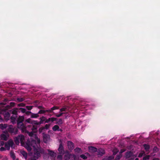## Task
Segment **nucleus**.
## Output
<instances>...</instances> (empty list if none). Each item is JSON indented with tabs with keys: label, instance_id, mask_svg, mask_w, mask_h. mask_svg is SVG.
Wrapping results in <instances>:
<instances>
[{
	"label": "nucleus",
	"instance_id": "obj_1",
	"mask_svg": "<svg viewBox=\"0 0 160 160\" xmlns=\"http://www.w3.org/2000/svg\"><path fill=\"white\" fill-rule=\"evenodd\" d=\"M30 137L31 141L28 139L25 143L24 136L20 135L14 138V142L16 144L18 145L20 141L22 145L24 146L29 152L31 151L32 148V147L34 152L33 157L36 159H38L40 156L41 154L44 153V151L40 147V140L37 137L36 134L33 132L32 136Z\"/></svg>",
	"mask_w": 160,
	"mask_h": 160
},
{
	"label": "nucleus",
	"instance_id": "obj_2",
	"mask_svg": "<svg viewBox=\"0 0 160 160\" xmlns=\"http://www.w3.org/2000/svg\"><path fill=\"white\" fill-rule=\"evenodd\" d=\"M24 119L23 116H19L17 120V126L18 128L20 129L22 132H27L28 134L30 136H32L33 132H29L26 130V127L23 124L22 122Z\"/></svg>",
	"mask_w": 160,
	"mask_h": 160
},
{
	"label": "nucleus",
	"instance_id": "obj_3",
	"mask_svg": "<svg viewBox=\"0 0 160 160\" xmlns=\"http://www.w3.org/2000/svg\"><path fill=\"white\" fill-rule=\"evenodd\" d=\"M4 147H1L0 148V151L2 152L6 150H9L10 149V147L12 148H14L15 144L12 140L10 139L7 142L4 143Z\"/></svg>",
	"mask_w": 160,
	"mask_h": 160
},
{
	"label": "nucleus",
	"instance_id": "obj_4",
	"mask_svg": "<svg viewBox=\"0 0 160 160\" xmlns=\"http://www.w3.org/2000/svg\"><path fill=\"white\" fill-rule=\"evenodd\" d=\"M12 113L13 114L11 117V121L13 123H16L17 114L18 112H19V108H15L11 110Z\"/></svg>",
	"mask_w": 160,
	"mask_h": 160
},
{
	"label": "nucleus",
	"instance_id": "obj_5",
	"mask_svg": "<svg viewBox=\"0 0 160 160\" xmlns=\"http://www.w3.org/2000/svg\"><path fill=\"white\" fill-rule=\"evenodd\" d=\"M7 130V132H8L11 133L16 134L17 132V129L13 128V126L12 125H8Z\"/></svg>",
	"mask_w": 160,
	"mask_h": 160
},
{
	"label": "nucleus",
	"instance_id": "obj_6",
	"mask_svg": "<svg viewBox=\"0 0 160 160\" xmlns=\"http://www.w3.org/2000/svg\"><path fill=\"white\" fill-rule=\"evenodd\" d=\"M64 158L66 160H68L70 158L74 159V160H76L77 159L75 155L69 154L68 152L65 154Z\"/></svg>",
	"mask_w": 160,
	"mask_h": 160
},
{
	"label": "nucleus",
	"instance_id": "obj_7",
	"mask_svg": "<svg viewBox=\"0 0 160 160\" xmlns=\"http://www.w3.org/2000/svg\"><path fill=\"white\" fill-rule=\"evenodd\" d=\"M3 110L0 112V114H3L4 117L5 119L6 120H8L9 119L10 114L9 112H7L4 108H2Z\"/></svg>",
	"mask_w": 160,
	"mask_h": 160
},
{
	"label": "nucleus",
	"instance_id": "obj_8",
	"mask_svg": "<svg viewBox=\"0 0 160 160\" xmlns=\"http://www.w3.org/2000/svg\"><path fill=\"white\" fill-rule=\"evenodd\" d=\"M25 122L28 123H31L32 125H39L40 123H39L37 121L32 120L31 119L28 118L26 119Z\"/></svg>",
	"mask_w": 160,
	"mask_h": 160
},
{
	"label": "nucleus",
	"instance_id": "obj_9",
	"mask_svg": "<svg viewBox=\"0 0 160 160\" xmlns=\"http://www.w3.org/2000/svg\"><path fill=\"white\" fill-rule=\"evenodd\" d=\"M8 137L9 135L7 133H3L1 135V139L5 141H7Z\"/></svg>",
	"mask_w": 160,
	"mask_h": 160
},
{
	"label": "nucleus",
	"instance_id": "obj_10",
	"mask_svg": "<svg viewBox=\"0 0 160 160\" xmlns=\"http://www.w3.org/2000/svg\"><path fill=\"white\" fill-rule=\"evenodd\" d=\"M98 157L102 156L105 153L104 151L102 149H99L98 151Z\"/></svg>",
	"mask_w": 160,
	"mask_h": 160
},
{
	"label": "nucleus",
	"instance_id": "obj_11",
	"mask_svg": "<svg viewBox=\"0 0 160 160\" xmlns=\"http://www.w3.org/2000/svg\"><path fill=\"white\" fill-rule=\"evenodd\" d=\"M43 140L44 142L46 143L49 140V137L47 135L43 133Z\"/></svg>",
	"mask_w": 160,
	"mask_h": 160
},
{
	"label": "nucleus",
	"instance_id": "obj_12",
	"mask_svg": "<svg viewBox=\"0 0 160 160\" xmlns=\"http://www.w3.org/2000/svg\"><path fill=\"white\" fill-rule=\"evenodd\" d=\"M67 144L68 147L69 149L72 150L74 148V145L73 143L70 141H68L67 142Z\"/></svg>",
	"mask_w": 160,
	"mask_h": 160
},
{
	"label": "nucleus",
	"instance_id": "obj_13",
	"mask_svg": "<svg viewBox=\"0 0 160 160\" xmlns=\"http://www.w3.org/2000/svg\"><path fill=\"white\" fill-rule=\"evenodd\" d=\"M58 150L60 154H63L64 152V150L61 144H60L59 145V147L58 149Z\"/></svg>",
	"mask_w": 160,
	"mask_h": 160
},
{
	"label": "nucleus",
	"instance_id": "obj_14",
	"mask_svg": "<svg viewBox=\"0 0 160 160\" xmlns=\"http://www.w3.org/2000/svg\"><path fill=\"white\" fill-rule=\"evenodd\" d=\"M49 154L52 158L56 156V154L53 151L49 150H48Z\"/></svg>",
	"mask_w": 160,
	"mask_h": 160
},
{
	"label": "nucleus",
	"instance_id": "obj_15",
	"mask_svg": "<svg viewBox=\"0 0 160 160\" xmlns=\"http://www.w3.org/2000/svg\"><path fill=\"white\" fill-rule=\"evenodd\" d=\"M52 130L53 131H62V130L61 129H60L59 126L58 125H55L52 128Z\"/></svg>",
	"mask_w": 160,
	"mask_h": 160
},
{
	"label": "nucleus",
	"instance_id": "obj_16",
	"mask_svg": "<svg viewBox=\"0 0 160 160\" xmlns=\"http://www.w3.org/2000/svg\"><path fill=\"white\" fill-rule=\"evenodd\" d=\"M8 126V125L7 124H0V128L2 130H4L7 129Z\"/></svg>",
	"mask_w": 160,
	"mask_h": 160
},
{
	"label": "nucleus",
	"instance_id": "obj_17",
	"mask_svg": "<svg viewBox=\"0 0 160 160\" xmlns=\"http://www.w3.org/2000/svg\"><path fill=\"white\" fill-rule=\"evenodd\" d=\"M20 152L22 155L23 156L24 158H25V159H27L28 156L27 153L25 151L23 150L21 151Z\"/></svg>",
	"mask_w": 160,
	"mask_h": 160
},
{
	"label": "nucleus",
	"instance_id": "obj_18",
	"mask_svg": "<svg viewBox=\"0 0 160 160\" xmlns=\"http://www.w3.org/2000/svg\"><path fill=\"white\" fill-rule=\"evenodd\" d=\"M88 148L89 152H95L97 151V148L93 147H89Z\"/></svg>",
	"mask_w": 160,
	"mask_h": 160
},
{
	"label": "nucleus",
	"instance_id": "obj_19",
	"mask_svg": "<svg viewBox=\"0 0 160 160\" xmlns=\"http://www.w3.org/2000/svg\"><path fill=\"white\" fill-rule=\"evenodd\" d=\"M46 118L44 116H42L40 118V122H38L39 123H40L39 125L42 123L44 121H45L46 120Z\"/></svg>",
	"mask_w": 160,
	"mask_h": 160
},
{
	"label": "nucleus",
	"instance_id": "obj_20",
	"mask_svg": "<svg viewBox=\"0 0 160 160\" xmlns=\"http://www.w3.org/2000/svg\"><path fill=\"white\" fill-rule=\"evenodd\" d=\"M132 155V153L131 152H128L126 153V156L127 158H129Z\"/></svg>",
	"mask_w": 160,
	"mask_h": 160
},
{
	"label": "nucleus",
	"instance_id": "obj_21",
	"mask_svg": "<svg viewBox=\"0 0 160 160\" xmlns=\"http://www.w3.org/2000/svg\"><path fill=\"white\" fill-rule=\"evenodd\" d=\"M143 147L146 151H148L149 149V146L148 145L146 144L143 145Z\"/></svg>",
	"mask_w": 160,
	"mask_h": 160
},
{
	"label": "nucleus",
	"instance_id": "obj_22",
	"mask_svg": "<svg viewBox=\"0 0 160 160\" xmlns=\"http://www.w3.org/2000/svg\"><path fill=\"white\" fill-rule=\"evenodd\" d=\"M38 114V113H32L31 115V118H36L38 117H39V115Z\"/></svg>",
	"mask_w": 160,
	"mask_h": 160
},
{
	"label": "nucleus",
	"instance_id": "obj_23",
	"mask_svg": "<svg viewBox=\"0 0 160 160\" xmlns=\"http://www.w3.org/2000/svg\"><path fill=\"white\" fill-rule=\"evenodd\" d=\"M19 111H20L22 113H24L26 112V109L24 108H19V112H20Z\"/></svg>",
	"mask_w": 160,
	"mask_h": 160
},
{
	"label": "nucleus",
	"instance_id": "obj_24",
	"mask_svg": "<svg viewBox=\"0 0 160 160\" xmlns=\"http://www.w3.org/2000/svg\"><path fill=\"white\" fill-rule=\"evenodd\" d=\"M10 155L11 157L13 159H14L15 158V155L13 152H11L10 153Z\"/></svg>",
	"mask_w": 160,
	"mask_h": 160
},
{
	"label": "nucleus",
	"instance_id": "obj_25",
	"mask_svg": "<svg viewBox=\"0 0 160 160\" xmlns=\"http://www.w3.org/2000/svg\"><path fill=\"white\" fill-rule=\"evenodd\" d=\"M63 123V121L61 119H59L56 122V123L60 125Z\"/></svg>",
	"mask_w": 160,
	"mask_h": 160
},
{
	"label": "nucleus",
	"instance_id": "obj_26",
	"mask_svg": "<svg viewBox=\"0 0 160 160\" xmlns=\"http://www.w3.org/2000/svg\"><path fill=\"white\" fill-rule=\"evenodd\" d=\"M145 152L143 151H142L138 154V157H142L144 154Z\"/></svg>",
	"mask_w": 160,
	"mask_h": 160
},
{
	"label": "nucleus",
	"instance_id": "obj_27",
	"mask_svg": "<svg viewBox=\"0 0 160 160\" xmlns=\"http://www.w3.org/2000/svg\"><path fill=\"white\" fill-rule=\"evenodd\" d=\"M114 158V157L113 156H110L108 158H106L104 159L103 160H112Z\"/></svg>",
	"mask_w": 160,
	"mask_h": 160
},
{
	"label": "nucleus",
	"instance_id": "obj_28",
	"mask_svg": "<svg viewBox=\"0 0 160 160\" xmlns=\"http://www.w3.org/2000/svg\"><path fill=\"white\" fill-rule=\"evenodd\" d=\"M113 152V154L114 155L116 154L117 152H118V150L117 148H114L112 151Z\"/></svg>",
	"mask_w": 160,
	"mask_h": 160
},
{
	"label": "nucleus",
	"instance_id": "obj_29",
	"mask_svg": "<svg viewBox=\"0 0 160 160\" xmlns=\"http://www.w3.org/2000/svg\"><path fill=\"white\" fill-rule=\"evenodd\" d=\"M122 156V155L121 154H120L119 155H117L115 160H119L121 158Z\"/></svg>",
	"mask_w": 160,
	"mask_h": 160
},
{
	"label": "nucleus",
	"instance_id": "obj_30",
	"mask_svg": "<svg viewBox=\"0 0 160 160\" xmlns=\"http://www.w3.org/2000/svg\"><path fill=\"white\" fill-rule=\"evenodd\" d=\"M46 112V110H41L39 111L38 114H43Z\"/></svg>",
	"mask_w": 160,
	"mask_h": 160
},
{
	"label": "nucleus",
	"instance_id": "obj_31",
	"mask_svg": "<svg viewBox=\"0 0 160 160\" xmlns=\"http://www.w3.org/2000/svg\"><path fill=\"white\" fill-rule=\"evenodd\" d=\"M80 157L84 159H86L87 158V157L84 154L81 155Z\"/></svg>",
	"mask_w": 160,
	"mask_h": 160
},
{
	"label": "nucleus",
	"instance_id": "obj_32",
	"mask_svg": "<svg viewBox=\"0 0 160 160\" xmlns=\"http://www.w3.org/2000/svg\"><path fill=\"white\" fill-rule=\"evenodd\" d=\"M45 129V128L42 127L39 128V131L40 132H42Z\"/></svg>",
	"mask_w": 160,
	"mask_h": 160
},
{
	"label": "nucleus",
	"instance_id": "obj_33",
	"mask_svg": "<svg viewBox=\"0 0 160 160\" xmlns=\"http://www.w3.org/2000/svg\"><path fill=\"white\" fill-rule=\"evenodd\" d=\"M50 118V121L53 122L54 121H56L57 119L55 118Z\"/></svg>",
	"mask_w": 160,
	"mask_h": 160
},
{
	"label": "nucleus",
	"instance_id": "obj_34",
	"mask_svg": "<svg viewBox=\"0 0 160 160\" xmlns=\"http://www.w3.org/2000/svg\"><path fill=\"white\" fill-rule=\"evenodd\" d=\"M66 109L67 108L65 107L62 108L60 109V112L65 111H66Z\"/></svg>",
	"mask_w": 160,
	"mask_h": 160
},
{
	"label": "nucleus",
	"instance_id": "obj_35",
	"mask_svg": "<svg viewBox=\"0 0 160 160\" xmlns=\"http://www.w3.org/2000/svg\"><path fill=\"white\" fill-rule=\"evenodd\" d=\"M25 105V104L23 103H19L18 105V107H24Z\"/></svg>",
	"mask_w": 160,
	"mask_h": 160
},
{
	"label": "nucleus",
	"instance_id": "obj_36",
	"mask_svg": "<svg viewBox=\"0 0 160 160\" xmlns=\"http://www.w3.org/2000/svg\"><path fill=\"white\" fill-rule=\"evenodd\" d=\"M58 108H59L58 107L56 106H54L51 108V109L52 110V111L53 110H54L55 109H58Z\"/></svg>",
	"mask_w": 160,
	"mask_h": 160
},
{
	"label": "nucleus",
	"instance_id": "obj_37",
	"mask_svg": "<svg viewBox=\"0 0 160 160\" xmlns=\"http://www.w3.org/2000/svg\"><path fill=\"white\" fill-rule=\"evenodd\" d=\"M149 156H147L143 158V160H148L149 158Z\"/></svg>",
	"mask_w": 160,
	"mask_h": 160
},
{
	"label": "nucleus",
	"instance_id": "obj_38",
	"mask_svg": "<svg viewBox=\"0 0 160 160\" xmlns=\"http://www.w3.org/2000/svg\"><path fill=\"white\" fill-rule=\"evenodd\" d=\"M81 150V149L79 148H76L75 149V151L76 152H79Z\"/></svg>",
	"mask_w": 160,
	"mask_h": 160
},
{
	"label": "nucleus",
	"instance_id": "obj_39",
	"mask_svg": "<svg viewBox=\"0 0 160 160\" xmlns=\"http://www.w3.org/2000/svg\"><path fill=\"white\" fill-rule=\"evenodd\" d=\"M62 155H59L58 156V159H60V160H62Z\"/></svg>",
	"mask_w": 160,
	"mask_h": 160
},
{
	"label": "nucleus",
	"instance_id": "obj_40",
	"mask_svg": "<svg viewBox=\"0 0 160 160\" xmlns=\"http://www.w3.org/2000/svg\"><path fill=\"white\" fill-rule=\"evenodd\" d=\"M32 106H27L26 107V108L28 109V110H30L32 108Z\"/></svg>",
	"mask_w": 160,
	"mask_h": 160
},
{
	"label": "nucleus",
	"instance_id": "obj_41",
	"mask_svg": "<svg viewBox=\"0 0 160 160\" xmlns=\"http://www.w3.org/2000/svg\"><path fill=\"white\" fill-rule=\"evenodd\" d=\"M63 114V113H61L59 114H57L56 115V116L57 117H59L61 116Z\"/></svg>",
	"mask_w": 160,
	"mask_h": 160
},
{
	"label": "nucleus",
	"instance_id": "obj_42",
	"mask_svg": "<svg viewBox=\"0 0 160 160\" xmlns=\"http://www.w3.org/2000/svg\"><path fill=\"white\" fill-rule=\"evenodd\" d=\"M18 101L19 102H21L24 100V99L23 98H18L17 99Z\"/></svg>",
	"mask_w": 160,
	"mask_h": 160
},
{
	"label": "nucleus",
	"instance_id": "obj_43",
	"mask_svg": "<svg viewBox=\"0 0 160 160\" xmlns=\"http://www.w3.org/2000/svg\"><path fill=\"white\" fill-rule=\"evenodd\" d=\"M50 121V118H49L48 119H46V120L45 121V122L46 123H49Z\"/></svg>",
	"mask_w": 160,
	"mask_h": 160
},
{
	"label": "nucleus",
	"instance_id": "obj_44",
	"mask_svg": "<svg viewBox=\"0 0 160 160\" xmlns=\"http://www.w3.org/2000/svg\"><path fill=\"white\" fill-rule=\"evenodd\" d=\"M4 142L3 141H0V147L3 146Z\"/></svg>",
	"mask_w": 160,
	"mask_h": 160
},
{
	"label": "nucleus",
	"instance_id": "obj_45",
	"mask_svg": "<svg viewBox=\"0 0 160 160\" xmlns=\"http://www.w3.org/2000/svg\"><path fill=\"white\" fill-rule=\"evenodd\" d=\"M49 125H48V124H46L45 126V127H44V128H45V129H48L49 127Z\"/></svg>",
	"mask_w": 160,
	"mask_h": 160
},
{
	"label": "nucleus",
	"instance_id": "obj_46",
	"mask_svg": "<svg viewBox=\"0 0 160 160\" xmlns=\"http://www.w3.org/2000/svg\"><path fill=\"white\" fill-rule=\"evenodd\" d=\"M52 112V111L51 108L50 109L47 110H46V112Z\"/></svg>",
	"mask_w": 160,
	"mask_h": 160
},
{
	"label": "nucleus",
	"instance_id": "obj_47",
	"mask_svg": "<svg viewBox=\"0 0 160 160\" xmlns=\"http://www.w3.org/2000/svg\"><path fill=\"white\" fill-rule=\"evenodd\" d=\"M125 150L124 149H122L121 150V151H120V154H121V153L123 152H124L125 151Z\"/></svg>",
	"mask_w": 160,
	"mask_h": 160
},
{
	"label": "nucleus",
	"instance_id": "obj_48",
	"mask_svg": "<svg viewBox=\"0 0 160 160\" xmlns=\"http://www.w3.org/2000/svg\"><path fill=\"white\" fill-rule=\"evenodd\" d=\"M25 113H26V114H27V115H29V113H31V112H30V111H27V112L26 111Z\"/></svg>",
	"mask_w": 160,
	"mask_h": 160
},
{
	"label": "nucleus",
	"instance_id": "obj_49",
	"mask_svg": "<svg viewBox=\"0 0 160 160\" xmlns=\"http://www.w3.org/2000/svg\"><path fill=\"white\" fill-rule=\"evenodd\" d=\"M28 160H37L36 159H34L33 158H29Z\"/></svg>",
	"mask_w": 160,
	"mask_h": 160
},
{
	"label": "nucleus",
	"instance_id": "obj_50",
	"mask_svg": "<svg viewBox=\"0 0 160 160\" xmlns=\"http://www.w3.org/2000/svg\"><path fill=\"white\" fill-rule=\"evenodd\" d=\"M33 128H34V127L32 129V131H34V132H35V131L36 130V128H35L34 129H33Z\"/></svg>",
	"mask_w": 160,
	"mask_h": 160
},
{
	"label": "nucleus",
	"instance_id": "obj_51",
	"mask_svg": "<svg viewBox=\"0 0 160 160\" xmlns=\"http://www.w3.org/2000/svg\"><path fill=\"white\" fill-rule=\"evenodd\" d=\"M2 121V118L1 117V116L0 115V121L1 122Z\"/></svg>",
	"mask_w": 160,
	"mask_h": 160
},
{
	"label": "nucleus",
	"instance_id": "obj_52",
	"mask_svg": "<svg viewBox=\"0 0 160 160\" xmlns=\"http://www.w3.org/2000/svg\"><path fill=\"white\" fill-rule=\"evenodd\" d=\"M153 160H159V159L157 158H156L154 159Z\"/></svg>",
	"mask_w": 160,
	"mask_h": 160
},
{
	"label": "nucleus",
	"instance_id": "obj_53",
	"mask_svg": "<svg viewBox=\"0 0 160 160\" xmlns=\"http://www.w3.org/2000/svg\"><path fill=\"white\" fill-rule=\"evenodd\" d=\"M135 160H138V158H136L135 159Z\"/></svg>",
	"mask_w": 160,
	"mask_h": 160
}]
</instances>
